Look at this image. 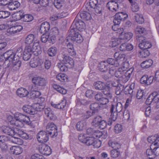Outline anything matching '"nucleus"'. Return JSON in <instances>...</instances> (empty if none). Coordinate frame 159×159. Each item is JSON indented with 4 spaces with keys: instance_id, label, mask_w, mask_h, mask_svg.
Returning a JSON list of instances; mask_svg holds the SVG:
<instances>
[{
    "instance_id": "nucleus-40",
    "label": "nucleus",
    "mask_w": 159,
    "mask_h": 159,
    "mask_svg": "<svg viewBox=\"0 0 159 159\" xmlns=\"http://www.w3.org/2000/svg\"><path fill=\"white\" fill-rule=\"evenodd\" d=\"M103 90V94L106 95L108 98L111 99L112 97V93L109 88L106 86L105 88Z\"/></svg>"
},
{
    "instance_id": "nucleus-8",
    "label": "nucleus",
    "mask_w": 159,
    "mask_h": 159,
    "mask_svg": "<svg viewBox=\"0 0 159 159\" xmlns=\"http://www.w3.org/2000/svg\"><path fill=\"white\" fill-rule=\"evenodd\" d=\"M43 61L38 57H36L32 58L30 62V65L33 68L38 67L39 70L43 69V67L42 66Z\"/></svg>"
},
{
    "instance_id": "nucleus-50",
    "label": "nucleus",
    "mask_w": 159,
    "mask_h": 159,
    "mask_svg": "<svg viewBox=\"0 0 159 159\" xmlns=\"http://www.w3.org/2000/svg\"><path fill=\"white\" fill-rule=\"evenodd\" d=\"M148 141L150 143H152V145L155 146L157 144L156 139L155 135L154 136L149 137L148 138Z\"/></svg>"
},
{
    "instance_id": "nucleus-11",
    "label": "nucleus",
    "mask_w": 159,
    "mask_h": 159,
    "mask_svg": "<svg viewBox=\"0 0 159 159\" xmlns=\"http://www.w3.org/2000/svg\"><path fill=\"white\" fill-rule=\"evenodd\" d=\"M50 136L46 132L41 131L37 135V139L39 142L44 143L46 142L49 139Z\"/></svg>"
},
{
    "instance_id": "nucleus-49",
    "label": "nucleus",
    "mask_w": 159,
    "mask_h": 159,
    "mask_svg": "<svg viewBox=\"0 0 159 159\" xmlns=\"http://www.w3.org/2000/svg\"><path fill=\"white\" fill-rule=\"evenodd\" d=\"M119 24H115L112 26V29L114 31H116L117 33H119L120 34V32H122L123 31V29L122 28L119 27Z\"/></svg>"
},
{
    "instance_id": "nucleus-44",
    "label": "nucleus",
    "mask_w": 159,
    "mask_h": 159,
    "mask_svg": "<svg viewBox=\"0 0 159 159\" xmlns=\"http://www.w3.org/2000/svg\"><path fill=\"white\" fill-rule=\"evenodd\" d=\"M103 136V135L102 132L98 130H94L92 137L94 139L95 138H99L101 136H102L104 138H105L102 137Z\"/></svg>"
},
{
    "instance_id": "nucleus-47",
    "label": "nucleus",
    "mask_w": 159,
    "mask_h": 159,
    "mask_svg": "<svg viewBox=\"0 0 159 159\" xmlns=\"http://www.w3.org/2000/svg\"><path fill=\"white\" fill-rule=\"evenodd\" d=\"M124 73V71L122 69V68H119L115 71V75L116 77L120 79Z\"/></svg>"
},
{
    "instance_id": "nucleus-10",
    "label": "nucleus",
    "mask_w": 159,
    "mask_h": 159,
    "mask_svg": "<svg viewBox=\"0 0 159 159\" xmlns=\"http://www.w3.org/2000/svg\"><path fill=\"white\" fill-rule=\"evenodd\" d=\"M128 15L125 12L117 13L115 16L113 20L114 24H120L121 21L127 18Z\"/></svg>"
},
{
    "instance_id": "nucleus-48",
    "label": "nucleus",
    "mask_w": 159,
    "mask_h": 159,
    "mask_svg": "<svg viewBox=\"0 0 159 159\" xmlns=\"http://www.w3.org/2000/svg\"><path fill=\"white\" fill-rule=\"evenodd\" d=\"M85 125V123L84 121H81L77 123L76 127L78 130H82Z\"/></svg>"
},
{
    "instance_id": "nucleus-56",
    "label": "nucleus",
    "mask_w": 159,
    "mask_h": 159,
    "mask_svg": "<svg viewBox=\"0 0 159 159\" xmlns=\"http://www.w3.org/2000/svg\"><path fill=\"white\" fill-rule=\"evenodd\" d=\"M24 51H25V52H29L31 54L35 52H38V50H36L35 49H34L33 47L31 48V47L30 46L26 47L25 48Z\"/></svg>"
},
{
    "instance_id": "nucleus-46",
    "label": "nucleus",
    "mask_w": 159,
    "mask_h": 159,
    "mask_svg": "<svg viewBox=\"0 0 159 159\" xmlns=\"http://www.w3.org/2000/svg\"><path fill=\"white\" fill-rule=\"evenodd\" d=\"M17 132V137H20L24 139H27L29 138V136L26 133L24 132L21 130L18 131Z\"/></svg>"
},
{
    "instance_id": "nucleus-32",
    "label": "nucleus",
    "mask_w": 159,
    "mask_h": 159,
    "mask_svg": "<svg viewBox=\"0 0 159 159\" xmlns=\"http://www.w3.org/2000/svg\"><path fill=\"white\" fill-rule=\"evenodd\" d=\"M34 35L30 34L28 35L26 37L25 39V43L27 44H30L34 41Z\"/></svg>"
},
{
    "instance_id": "nucleus-35",
    "label": "nucleus",
    "mask_w": 159,
    "mask_h": 159,
    "mask_svg": "<svg viewBox=\"0 0 159 159\" xmlns=\"http://www.w3.org/2000/svg\"><path fill=\"white\" fill-rule=\"evenodd\" d=\"M134 17L136 21L139 24H142L144 22V19L141 14L136 13Z\"/></svg>"
},
{
    "instance_id": "nucleus-39",
    "label": "nucleus",
    "mask_w": 159,
    "mask_h": 159,
    "mask_svg": "<svg viewBox=\"0 0 159 159\" xmlns=\"http://www.w3.org/2000/svg\"><path fill=\"white\" fill-rule=\"evenodd\" d=\"M57 49L55 47H52L49 49L48 51V54L51 57L54 56L57 53Z\"/></svg>"
},
{
    "instance_id": "nucleus-33",
    "label": "nucleus",
    "mask_w": 159,
    "mask_h": 159,
    "mask_svg": "<svg viewBox=\"0 0 159 159\" xmlns=\"http://www.w3.org/2000/svg\"><path fill=\"white\" fill-rule=\"evenodd\" d=\"M53 87L57 92L62 94H65L66 93V89L57 84H53Z\"/></svg>"
},
{
    "instance_id": "nucleus-21",
    "label": "nucleus",
    "mask_w": 159,
    "mask_h": 159,
    "mask_svg": "<svg viewBox=\"0 0 159 159\" xmlns=\"http://www.w3.org/2000/svg\"><path fill=\"white\" fill-rule=\"evenodd\" d=\"M49 23L47 22H44L40 25L39 32L41 34H44L49 30Z\"/></svg>"
},
{
    "instance_id": "nucleus-24",
    "label": "nucleus",
    "mask_w": 159,
    "mask_h": 159,
    "mask_svg": "<svg viewBox=\"0 0 159 159\" xmlns=\"http://www.w3.org/2000/svg\"><path fill=\"white\" fill-rule=\"evenodd\" d=\"M93 85L96 89L98 90H103L106 86L104 83L101 81H97L94 82Z\"/></svg>"
},
{
    "instance_id": "nucleus-2",
    "label": "nucleus",
    "mask_w": 159,
    "mask_h": 159,
    "mask_svg": "<svg viewBox=\"0 0 159 159\" xmlns=\"http://www.w3.org/2000/svg\"><path fill=\"white\" fill-rule=\"evenodd\" d=\"M14 117L15 121H11V124L16 126L20 127L24 123L27 124L30 121L28 116L20 113H15Z\"/></svg>"
},
{
    "instance_id": "nucleus-31",
    "label": "nucleus",
    "mask_w": 159,
    "mask_h": 159,
    "mask_svg": "<svg viewBox=\"0 0 159 159\" xmlns=\"http://www.w3.org/2000/svg\"><path fill=\"white\" fill-rule=\"evenodd\" d=\"M23 13L20 11H17L12 15V17L15 21L20 20L22 19Z\"/></svg>"
},
{
    "instance_id": "nucleus-17",
    "label": "nucleus",
    "mask_w": 159,
    "mask_h": 159,
    "mask_svg": "<svg viewBox=\"0 0 159 159\" xmlns=\"http://www.w3.org/2000/svg\"><path fill=\"white\" fill-rule=\"evenodd\" d=\"M133 69L132 68H130L127 70L125 74H123L119 80L122 81L123 83H125L129 79L131 74L133 71Z\"/></svg>"
},
{
    "instance_id": "nucleus-41",
    "label": "nucleus",
    "mask_w": 159,
    "mask_h": 159,
    "mask_svg": "<svg viewBox=\"0 0 159 159\" xmlns=\"http://www.w3.org/2000/svg\"><path fill=\"white\" fill-rule=\"evenodd\" d=\"M124 87L120 84H117L115 90V93L117 95L121 94L123 90Z\"/></svg>"
},
{
    "instance_id": "nucleus-29",
    "label": "nucleus",
    "mask_w": 159,
    "mask_h": 159,
    "mask_svg": "<svg viewBox=\"0 0 159 159\" xmlns=\"http://www.w3.org/2000/svg\"><path fill=\"white\" fill-rule=\"evenodd\" d=\"M99 67L100 71L102 72L107 71L109 68V65L105 61L102 62L100 64Z\"/></svg>"
},
{
    "instance_id": "nucleus-52",
    "label": "nucleus",
    "mask_w": 159,
    "mask_h": 159,
    "mask_svg": "<svg viewBox=\"0 0 159 159\" xmlns=\"http://www.w3.org/2000/svg\"><path fill=\"white\" fill-rule=\"evenodd\" d=\"M110 112L111 114L109 119L114 121L117 118V112H116V111H114V110H113V111H111V108L110 109Z\"/></svg>"
},
{
    "instance_id": "nucleus-14",
    "label": "nucleus",
    "mask_w": 159,
    "mask_h": 159,
    "mask_svg": "<svg viewBox=\"0 0 159 159\" xmlns=\"http://www.w3.org/2000/svg\"><path fill=\"white\" fill-rule=\"evenodd\" d=\"M32 81L34 84L42 86H45L47 83V81L44 78L39 76L34 77L32 79Z\"/></svg>"
},
{
    "instance_id": "nucleus-30",
    "label": "nucleus",
    "mask_w": 159,
    "mask_h": 159,
    "mask_svg": "<svg viewBox=\"0 0 159 159\" xmlns=\"http://www.w3.org/2000/svg\"><path fill=\"white\" fill-rule=\"evenodd\" d=\"M66 105V101L65 99H63L62 102L57 104L52 103V106L55 108L60 109H63Z\"/></svg>"
},
{
    "instance_id": "nucleus-28",
    "label": "nucleus",
    "mask_w": 159,
    "mask_h": 159,
    "mask_svg": "<svg viewBox=\"0 0 159 159\" xmlns=\"http://www.w3.org/2000/svg\"><path fill=\"white\" fill-rule=\"evenodd\" d=\"M152 64L153 61L150 59L143 62L141 64V66L143 68H147L150 67Z\"/></svg>"
},
{
    "instance_id": "nucleus-62",
    "label": "nucleus",
    "mask_w": 159,
    "mask_h": 159,
    "mask_svg": "<svg viewBox=\"0 0 159 159\" xmlns=\"http://www.w3.org/2000/svg\"><path fill=\"white\" fill-rule=\"evenodd\" d=\"M122 129V126L120 124L116 125L114 127V130L116 133H119L121 132Z\"/></svg>"
},
{
    "instance_id": "nucleus-57",
    "label": "nucleus",
    "mask_w": 159,
    "mask_h": 159,
    "mask_svg": "<svg viewBox=\"0 0 159 159\" xmlns=\"http://www.w3.org/2000/svg\"><path fill=\"white\" fill-rule=\"evenodd\" d=\"M120 43V39L117 38L112 39L111 41V45L113 47H115Z\"/></svg>"
},
{
    "instance_id": "nucleus-26",
    "label": "nucleus",
    "mask_w": 159,
    "mask_h": 159,
    "mask_svg": "<svg viewBox=\"0 0 159 159\" xmlns=\"http://www.w3.org/2000/svg\"><path fill=\"white\" fill-rule=\"evenodd\" d=\"M154 97L153 107L157 108H159V94L157 92H153Z\"/></svg>"
},
{
    "instance_id": "nucleus-51",
    "label": "nucleus",
    "mask_w": 159,
    "mask_h": 159,
    "mask_svg": "<svg viewBox=\"0 0 159 159\" xmlns=\"http://www.w3.org/2000/svg\"><path fill=\"white\" fill-rule=\"evenodd\" d=\"M118 6L117 3L115 2H113L111 1L109 2L107 4V7L108 9L110 10L112 9L113 10H116L114 6Z\"/></svg>"
},
{
    "instance_id": "nucleus-63",
    "label": "nucleus",
    "mask_w": 159,
    "mask_h": 159,
    "mask_svg": "<svg viewBox=\"0 0 159 159\" xmlns=\"http://www.w3.org/2000/svg\"><path fill=\"white\" fill-rule=\"evenodd\" d=\"M107 125L106 122L102 119L99 123V124L97 126H98L101 129H103L105 128Z\"/></svg>"
},
{
    "instance_id": "nucleus-20",
    "label": "nucleus",
    "mask_w": 159,
    "mask_h": 159,
    "mask_svg": "<svg viewBox=\"0 0 159 159\" xmlns=\"http://www.w3.org/2000/svg\"><path fill=\"white\" fill-rule=\"evenodd\" d=\"M111 111H113V110H114L117 112H120L122 109L123 106L120 102L117 103L114 102L111 104Z\"/></svg>"
},
{
    "instance_id": "nucleus-3",
    "label": "nucleus",
    "mask_w": 159,
    "mask_h": 159,
    "mask_svg": "<svg viewBox=\"0 0 159 159\" xmlns=\"http://www.w3.org/2000/svg\"><path fill=\"white\" fill-rule=\"evenodd\" d=\"M45 131L51 138L56 137L58 135L57 127L52 123H49L47 124Z\"/></svg>"
},
{
    "instance_id": "nucleus-22",
    "label": "nucleus",
    "mask_w": 159,
    "mask_h": 159,
    "mask_svg": "<svg viewBox=\"0 0 159 159\" xmlns=\"http://www.w3.org/2000/svg\"><path fill=\"white\" fill-rule=\"evenodd\" d=\"M23 110L25 112L30 115H34L35 113L34 108L29 105H25L23 106Z\"/></svg>"
},
{
    "instance_id": "nucleus-58",
    "label": "nucleus",
    "mask_w": 159,
    "mask_h": 159,
    "mask_svg": "<svg viewBox=\"0 0 159 159\" xmlns=\"http://www.w3.org/2000/svg\"><path fill=\"white\" fill-rule=\"evenodd\" d=\"M63 63H58L57 66L61 71H65L67 70L68 69L66 66L63 64Z\"/></svg>"
},
{
    "instance_id": "nucleus-23",
    "label": "nucleus",
    "mask_w": 159,
    "mask_h": 159,
    "mask_svg": "<svg viewBox=\"0 0 159 159\" xmlns=\"http://www.w3.org/2000/svg\"><path fill=\"white\" fill-rule=\"evenodd\" d=\"M133 34L131 32H120L119 36V38L121 39H130L132 37Z\"/></svg>"
},
{
    "instance_id": "nucleus-45",
    "label": "nucleus",
    "mask_w": 159,
    "mask_h": 159,
    "mask_svg": "<svg viewBox=\"0 0 159 159\" xmlns=\"http://www.w3.org/2000/svg\"><path fill=\"white\" fill-rule=\"evenodd\" d=\"M22 19L25 22H28L31 21L33 19V16L31 15H23Z\"/></svg>"
},
{
    "instance_id": "nucleus-53",
    "label": "nucleus",
    "mask_w": 159,
    "mask_h": 159,
    "mask_svg": "<svg viewBox=\"0 0 159 159\" xmlns=\"http://www.w3.org/2000/svg\"><path fill=\"white\" fill-rule=\"evenodd\" d=\"M9 12L5 11H0V18H5L10 15Z\"/></svg>"
},
{
    "instance_id": "nucleus-36",
    "label": "nucleus",
    "mask_w": 159,
    "mask_h": 159,
    "mask_svg": "<svg viewBox=\"0 0 159 159\" xmlns=\"http://www.w3.org/2000/svg\"><path fill=\"white\" fill-rule=\"evenodd\" d=\"M12 153L13 154L18 155L21 153L22 152V148L19 146H13L12 147Z\"/></svg>"
},
{
    "instance_id": "nucleus-64",
    "label": "nucleus",
    "mask_w": 159,
    "mask_h": 159,
    "mask_svg": "<svg viewBox=\"0 0 159 159\" xmlns=\"http://www.w3.org/2000/svg\"><path fill=\"white\" fill-rule=\"evenodd\" d=\"M119 152L116 149H113L111 151V155L112 157L116 158L119 155Z\"/></svg>"
},
{
    "instance_id": "nucleus-15",
    "label": "nucleus",
    "mask_w": 159,
    "mask_h": 159,
    "mask_svg": "<svg viewBox=\"0 0 159 159\" xmlns=\"http://www.w3.org/2000/svg\"><path fill=\"white\" fill-rule=\"evenodd\" d=\"M98 0H90L89 3H86L84 7L86 10H90L91 8L93 9H98Z\"/></svg>"
},
{
    "instance_id": "nucleus-37",
    "label": "nucleus",
    "mask_w": 159,
    "mask_h": 159,
    "mask_svg": "<svg viewBox=\"0 0 159 159\" xmlns=\"http://www.w3.org/2000/svg\"><path fill=\"white\" fill-rule=\"evenodd\" d=\"M90 108L93 111L97 112L100 109V106L99 104L95 102L90 104Z\"/></svg>"
},
{
    "instance_id": "nucleus-12",
    "label": "nucleus",
    "mask_w": 159,
    "mask_h": 159,
    "mask_svg": "<svg viewBox=\"0 0 159 159\" xmlns=\"http://www.w3.org/2000/svg\"><path fill=\"white\" fill-rule=\"evenodd\" d=\"M23 29L22 26L16 23V25L11 27L7 30V34L8 35H12L21 31Z\"/></svg>"
},
{
    "instance_id": "nucleus-61",
    "label": "nucleus",
    "mask_w": 159,
    "mask_h": 159,
    "mask_svg": "<svg viewBox=\"0 0 159 159\" xmlns=\"http://www.w3.org/2000/svg\"><path fill=\"white\" fill-rule=\"evenodd\" d=\"M144 92L143 90L141 89H139L137 91L136 95L137 98L138 99H140L143 97L144 96Z\"/></svg>"
},
{
    "instance_id": "nucleus-7",
    "label": "nucleus",
    "mask_w": 159,
    "mask_h": 159,
    "mask_svg": "<svg viewBox=\"0 0 159 159\" xmlns=\"http://www.w3.org/2000/svg\"><path fill=\"white\" fill-rule=\"evenodd\" d=\"M85 25L84 22L81 20H75L70 27V29L77 30L82 31L84 29Z\"/></svg>"
},
{
    "instance_id": "nucleus-16",
    "label": "nucleus",
    "mask_w": 159,
    "mask_h": 159,
    "mask_svg": "<svg viewBox=\"0 0 159 159\" xmlns=\"http://www.w3.org/2000/svg\"><path fill=\"white\" fill-rule=\"evenodd\" d=\"M12 62V63H11V65H11V66L13 70H15L19 69L21 64V62L20 60V57L18 56V55H17V57Z\"/></svg>"
},
{
    "instance_id": "nucleus-38",
    "label": "nucleus",
    "mask_w": 159,
    "mask_h": 159,
    "mask_svg": "<svg viewBox=\"0 0 159 159\" xmlns=\"http://www.w3.org/2000/svg\"><path fill=\"white\" fill-rule=\"evenodd\" d=\"M109 145L111 147L114 149H119L120 148V146L119 144L115 141H112L110 140L108 143Z\"/></svg>"
},
{
    "instance_id": "nucleus-9",
    "label": "nucleus",
    "mask_w": 159,
    "mask_h": 159,
    "mask_svg": "<svg viewBox=\"0 0 159 159\" xmlns=\"http://www.w3.org/2000/svg\"><path fill=\"white\" fill-rule=\"evenodd\" d=\"M137 40L140 43L139 44V48L143 50H146L151 47V43L148 41H144V37L142 36L137 37Z\"/></svg>"
},
{
    "instance_id": "nucleus-18",
    "label": "nucleus",
    "mask_w": 159,
    "mask_h": 159,
    "mask_svg": "<svg viewBox=\"0 0 159 159\" xmlns=\"http://www.w3.org/2000/svg\"><path fill=\"white\" fill-rule=\"evenodd\" d=\"M39 149L43 154L46 156L49 155L52 152L50 148L45 144L43 145L41 147L39 148Z\"/></svg>"
},
{
    "instance_id": "nucleus-19",
    "label": "nucleus",
    "mask_w": 159,
    "mask_h": 159,
    "mask_svg": "<svg viewBox=\"0 0 159 159\" xmlns=\"http://www.w3.org/2000/svg\"><path fill=\"white\" fill-rule=\"evenodd\" d=\"M29 93L28 91L24 88H20L17 90L16 92V95L20 98L27 97Z\"/></svg>"
},
{
    "instance_id": "nucleus-4",
    "label": "nucleus",
    "mask_w": 159,
    "mask_h": 159,
    "mask_svg": "<svg viewBox=\"0 0 159 159\" xmlns=\"http://www.w3.org/2000/svg\"><path fill=\"white\" fill-rule=\"evenodd\" d=\"M6 62H9L7 64L9 66L11 65V63L14 61L15 58H16L17 55L12 50H9L3 54Z\"/></svg>"
},
{
    "instance_id": "nucleus-55",
    "label": "nucleus",
    "mask_w": 159,
    "mask_h": 159,
    "mask_svg": "<svg viewBox=\"0 0 159 159\" xmlns=\"http://www.w3.org/2000/svg\"><path fill=\"white\" fill-rule=\"evenodd\" d=\"M146 154L148 157L149 159H152L154 158V155L153 153L152 149H151V148L150 149H148L146 151Z\"/></svg>"
},
{
    "instance_id": "nucleus-25",
    "label": "nucleus",
    "mask_w": 159,
    "mask_h": 159,
    "mask_svg": "<svg viewBox=\"0 0 159 159\" xmlns=\"http://www.w3.org/2000/svg\"><path fill=\"white\" fill-rule=\"evenodd\" d=\"M80 16L82 19L86 20H90L91 17L90 13L86 11H80Z\"/></svg>"
},
{
    "instance_id": "nucleus-43",
    "label": "nucleus",
    "mask_w": 159,
    "mask_h": 159,
    "mask_svg": "<svg viewBox=\"0 0 159 159\" xmlns=\"http://www.w3.org/2000/svg\"><path fill=\"white\" fill-rule=\"evenodd\" d=\"M153 99L154 97L153 93L150 94L147 98L146 101V104L148 105L151 104V105L153 106Z\"/></svg>"
},
{
    "instance_id": "nucleus-34",
    "label": "nucleus",
    "mask_w": 159,
    "mask_h": 159,
    "mask_svg": "<svg viewBox=\"0 0 159 159\" xmlns=\"http://www.w3.org/2000/svg\"><path fill=\"white\" fill-rule=\"evenodd\" d=\"M102 119V118L100 116H98L95 117L92 122V125L95 126H98Z\"/></svg>"
},
{
    "instance_id": "nucleus-27",
    "label": "nucleus",
    "mask_w": 159,
    "mask_h": 159,
    "mask_svg": "<svg viewBox=\"0 0 159 159\" xmlns=\"http://www.w3.org/2000/svg\"><path fill=\"white\" fill-rule=\"evenodd\" d=\"M20 4L18 1L11 2L10 4L8 6V8L10 10H15L17 9L20 6Z\"/></svg>"
},
{
    "instance_id": "nucleus-59",
    "label": "nucleus",
    "mask_w": 159,
    "mask_h": 159,
    "mask_svg": "<svg viewBox=\"0 0 159 159\" xmlns=\"http://www.w3.org/2000/svg\"><path fill=\"white\" fill-rule=\"evenodd\" d=\"M101 142L99 140H97L94 139L93 143L92 146L94 147V148H99L101 145Z\"/></svg>"
},
{
    "instance_id": "nucleus-13",
    "label": "nucleus",
    "mask_w": 159,
    "mask_h": 159,
    "mask_svg": "<svg viewBox=\"0 0 159 159\" xmlns=\"http://www.w3.org/2000/svg\"><path fill=\"white\" fill-rule=\"evenodd\" d=\"M61 57H59L60 61L64 64H68L71 66L74 65V62L73 59L67 54H63L61 56Z\"/></svg>"
},
{
    "instance_id": "nucleus-6",
    "label": "nucleus",
    "mask_w": 159,
    "mask_h": 159,
    "mask_svg": "<svg viewBox=\"0 0 159 159\" xmlns=\"http://www.w3.org/2000/svg\"><path fill=\"white\" fill-rule=\"evenodd\" d=\"M125 55L123 54H119V52H116L114 54L115 60H114L113 65L116 67H118L121 65L124 62Z\"/></svg>"
},
{
    "instance_id": "nucleus-5",
    "label": "nucleus",
    "mask_w": 159,
    "mask_h": 159,
    "mask_svg": "<svg viewBox=\"0 0 159 159\" xmlns=\"http://www.w3.org/2000/svg\"><path fill=\"white\" fill-rule=\"evenodd\" d=\"M69 36L72 40L78 43H80L83 41V39L81 35L75 30L70 29Z\"/></svg>"
},
{
    "instance_id": "nucleus-1",
    "label": "nucleus",
    "mask_w": 159,
    "mask_h": 159,
    "mask_svg": "<svg viewBox=\"0 0 159 159\" xmlns=\"http://www.w3.org/2000/svg\"><path fill=\"white\" fill-rule=\"evenodd\" d=\"M1 130L4 133L11 136L15 139V140L13 141L14 143L19 145L22 144V140L17 137V132L16 131V129L9 126H4L2 127Z\"/></svg>"
},
{
    "instance_id": "nucleus-42",
    "label": "nucleus",
    "mask_w": 159,
    "mask_h": 159,
    "mask_svg": "<svg viewBox=\"0 0 159 159\" xmlns=\"http://www.w3.org/2000/svg\"><path fill=\"white\" fill-rule=\"evenodd\" d=\"M146 30L144 28L140 26H138L135 29V32L136 34H140L145 33Z\"/></svg>"
},
{
    "instance_id": "nucleus-60",
    "label": "nucleus",
    "mask_w": 159,
    "mask_h": 159,
    "mask_svg": "<svg viewBox=\"0 0 159 159\" xmlns=\"http://www.w3.org/2000/svg\"><path fill=\"white\" fill-rule=\"evenodd\" d=\"M52 2V0H40L39 3L43 7H46L49 2Z\"/></svg>"
},
{
    "instance_id": "nucleus-54",
    "label": "nucleus",
    "mask_w": 159,
    "mask_h": 159,
    "mask_svg": "<svg viewBox=\"0 0 159 159\" xmlns=\"http://www.w3.org/2000/svg\"><path fill=\"white\" fill-rule=\"evenodd\" d=\"M94 138L93 137H88L86 138V140L85 143L87 145L90 146L93 144Z\"/></svg>"
}]
</instances>
